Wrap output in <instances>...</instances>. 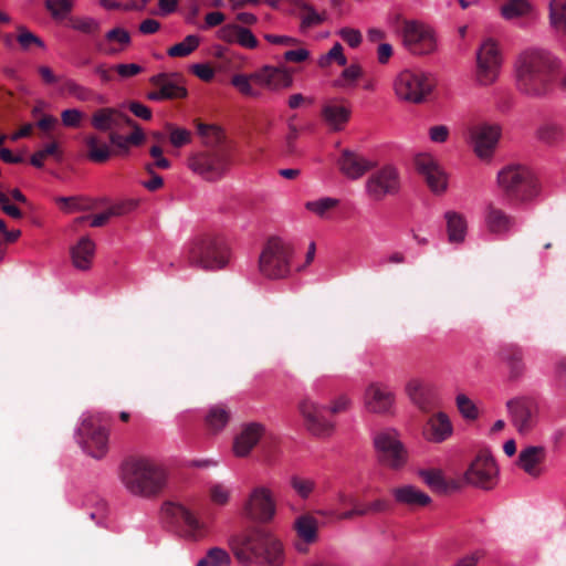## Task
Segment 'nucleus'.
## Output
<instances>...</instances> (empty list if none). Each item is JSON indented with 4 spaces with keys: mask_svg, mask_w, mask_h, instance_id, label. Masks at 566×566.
Here are the masks:
<instances>
[{
    "mask_svg": "<svg viewBox=\"0 0 566 566\" xmlns=\"http://www.w3.org/2000/svg\"><path fill=\"white\" fill-rule=\"evenodd\" d=\"M518 90L530 96H544L552 92L548 75L558 66V57L542 48L522 51L515 61Z\"/></svg>",
    "mask_w": 566,
    "mask_h": 566,
    "instance_id": "f257e3e1",
    "label": "nucleus"
},
{
    "mask_svg": "<svg viewBox=\"0 0 566 566\" xmlns=\"http://www.w3.org/2000/svg\"><path fill=\"white\" fill-rule=\"evenodd\" d=\"M119 478L125 489L135 496H158L168 482L167 468L149 457H132L119 468Z\"/></svg>",
    "mask_w": 566,
    "mask_h": 566,
    "instance_id": "f03ea898",
    "label": "nucleus"
},
{
    "mask_svg": "<svg viewBox=\"0 0 566 566\" xmlns=\"http://www.w3.org/2000/svg\"><path fill=\"white\" fill-rule=\"evenodd\" d=\"M230 546L243 566H280L283 560V545L280 539L259 526L232 538Z\"/></svg>",
    "mask_w": 566,
    "mask_h": 566,
    "instance_id": "7ed1b4c3",
    "label": "nucleus"
},
{
    "mask_svg": "<svg viewBox=\"0 0 566 566\" xmlns=\"http://www.w3.org/2000/svg\"><path fill=\"white\" fill-rule=\"evenodd\" d=\"M499 191L510 205L533 201L541 191L536 175L524 165H506L496 176Z\"/></svg>",
    "mask_w": 566,
    "mask_h": 566,
    "instance_id": "20e7f679",
    "label": "nucleus"
},
{
    "mask_svg": "<svg viewBox=\"0 0 566 566\" xmlns=\"http://www.w3.org/2000/svg\"><path fill=\"white\" fill-rule=\"evenodd\" d=\"M187 166L201 179L216 182L229 172L232 166V153L228 146L199 151L188 157Z\"/></svg>",
    "mask_w": 566,
    "mask_h": 566,
    "instance_id": "39448f33",
    "label": "nucleus"
},
{
    "mask_svg": "<svg viewBox=\"0 0 566 566\" xmlns=\"http://www.w3.org/2000/svg\"><path fill=\"white\" fill-rule=\"evenodd\" d=\"M188 259L205 270H220L228 264L230 251L221 237L206 234L191 242Z\"/></svg>",
    "mask_w": 566,
    "mask_h": 566,
    "instance_id": "423d86ee",
    "label": "nucleus"
},
{
    "mask_svg": "<svg viewBox=\"0 0 566 566\" xmlns=\"http://www.w3.org/2000/svg\"><path fill=\"white\" fill-rule=\"evenodd\" d=\"M293 247L279 238L270 239L259 258V270L268 279H283L290 274Z\"/></svg>",
    "mask_w": 566,
    "mask_h": 566,
    "instance_id": "0eeeda50",
    "label": "nucleus"
},
{
    "mask_svg": "<svg viewBox=\"0 0 566 566\" xmlns=\"http://www.w3.org/2000/svg\"><path fill=\"white\" fill-rule=\"evenodd\" d=\"M394 91L400 101L419 104L431 93L432 82L421 71L403 70L394 80Z\"/></svg>",
    "mask_w": 566,
    "mask_h": 566,
    "instance_id": "6e6552de",
    "label": "nucleus"
},
{
    "mask_svg": "<svg viewBox=\"0 0 566 566\" xmlns=\"http://www.w3.org/2000/svg\"><path fill=\"white\" fill-rule=\"evenodd\" d=\"M244 517L258 523H270L276 515L273 491L263 484L251 488L242 505Z\"/></svg>",
    "mask_w": 566,
    "mask_h": 566,
    "instance_id": "1a4fd4ad",
    "label": "nucleus"
},
{
    "mask_svg": "<svg viewBox=\"0 0 566 566\" xmlns=\"http://www.w3.org/2000/svg\"><path fill=\"white\" fill-rule=\"evenodd\" d=\"M378 461L390 469L402 468L408 460V453L395 429L378 431L373 438Z\"/></svg>",
    "mask_w": 566,
    "mask_h": 566,
    "instance_id": "9d476101",
    "label": "nucleus"
},
{
    "mask_svg": "<svg viewBox=\"0 0 566 566\" xmlns=\"http://www.w3.org/2000/svg\"><path fill=\"white\" fill-rule=\"evenodd\" d=\"M502 64L499 44L493 39H486L476 51V81L480 85L489 86L496 82Z\"/></svg>",
    "mask_w": 566,
    "mask_h": 566,
    "instance_id": "9b49d317",
    "label": "nucleus"
},
{
    "mask_svg": "<svg viewBox=\"0 0 566 566\" xmlns=\"http://www.w3.org/2000/svg\"><path fill=\"white\" fill-rule=\"evenodd\" d=\"M300 412L304 420V426L308 432L318 438H326L333 434L335 430L334 421L327 417V407L317 403L313 399L305 397L298 405Z\"/></svg>",
    "mask_w": 566,
    "mask_h": 566,
    "instance_id": "f8f14e48",
    "label": "nucleus"
},
{
    "mask_svg": "<svg viewBox=\"0 0 566 566\" xmlns=\"http://www.w3.org/2000/svg\"><path fill=\"white\" fill-rule=\"evenodd\" d=\"M402 41L408 51L417 55L430 54L437 49V39L432 29L418 21L403 23Z\"/></svg>",
    "mask_w": 566,
    "mask_h": 566,
    "instance_id": "ddd939ff",
    "label": "nucleus"
},
{
    "mask_svg": "<svg viewBox=\"0 0 566 566\" xmlns=\"http://www.w3.org/2000/svg\"><path fill=\"white\" fill-rule=\"evenodd\" d=\"M366 193L374 201H381L387 196H395L400 190L398 170L387 165L373 172L366 181Z\"/></svg>",
    "mask_w": 566,
    "mask_h": 566,
    "instance_id": "4468645a",
    "label": "nucleus"
},
{
    "mask_svg": "<svg viewBox=\"0 0 566 566\" xmlns=\"http://www.w3.org/2000/svg\"><path fill=\"white\" fill-rule=\"evenodd\" d=\"M499 469L493 457L479 454L464 473L465 481L483 490H492L497 483Z\"/></svg>",
    "mask_w": 566,
    "mask_h": 566,
    "instance_id": "2eb2a0df",
    "label": "nucleus"
},
{
    "mask_svg": "<svg viewBox=\"0 0 566 566\" xmlns=\"http://www.w3.org/2000/svg\"><path fill=\"white\" fill-rule=\"evenodd\" d=\"M77 434L87 452L101 459L107 451L108 433L94 417L83 419L77 428Z\"/></svg>",
    "mask_w": 566,
    "mask_h": 566,
    "instance_id": "dca6fc26",
    "label": "nucleus"
},
{
    "mask_svg": "<svg viewBox=\"0 0 566 566\" xmlns=\"http://www.w3.org/2000/svg\"><path fill=\"white\" fill-rule=\"evenodd\" d=\"M511 419L518 432H528L535 424L538 412L536 401L531 397H518L507 401Z\"/></svg>",
    "mask_w": 566,
    "mask_h": 566,
    "instance_id": "f3484780",
    "label": "nucleus"
},
{
    "mask_svg": "<svg viewBox=\"0 0 566 566\" xmlns=\"http://www.w3.org/2000/svg\"><path fill=\"white\" fill-rule=\"evenodd\" d=\"M253 83L272 92L290 88L293 75L285 67L264 65L252 73Z\"/></svg>",
    "mask_w": 566,
    "mask_h": 566,
    "instance_id": "a211bd4d",
    "label": "nucleus"
},
{
    "mask_svg": "<svg viewBox=\"0 0 566 566\" xmlns=\"http://www.w3.org/2000/svg\"><path fill=\"white\" fill-rule=\"evenodd\" d=\"M415 165L420 175L423 176L428 187L436 193H442L448 186V178L438 161L428 154L418 155Z\"/></svg>",
    "mask_w": 566,
    "mask_h": 566,
    "instance_id": "6ab92c4d",
    "label": "nucleus"
},
{
    "mask_svg": "<svg viewBox=\"0 0 566 566\" xmlns=\"http://www.w3.org/2000/svg\"><path fill=\"white\" fill-rule=\"evenodd\" d=\"M501 136L497 125H476L471 129V139L474 151L480 158H490Z\"/></svg>",
    "mask_w": 566,
    "mask_h": 566,
    "instance_id": "aec40b11",
    "label": "nucleus"
},
{
    "mask_svg": "<svg viewBox=\"0 0 566 566\" xmlns=\"http://www.w3.org/2000/svg\"><path fill=\"white\" fill-rule=\"evenodd\" d=\"M395 402L394 392L384 384H370L364 395V403L368 411L373 413L389 412Z\"/></svg>",
    "mask_w": 566,
    "mask_h": 566,
    "instance_id": "412c9836",
    "label": "nucleus"
},
{
    "mask_svg": "<svg viewBox=\"0 0 566 566\" xmlns=\"http://www.w3.org/2000/svg\"><path fill=\"white\" fill-rule=\"evenodd\" d=\"M166 512L181 527L187 538L198 541L203 536V525L186 506L172 503L167 506Z\"/></svg>",
    "mask_w": 566,
    "mask_h": 566,
    "instance_id": "4be33fe9",
    "label": "nucleus"
},
{
    "mask_svg": "<svg viewBox=\"0 0 566 566\" xmlns=\"http://www.w3.org/2000/svg\"><path fill=\"white\" fill-rule=\"evenodd\" d=\"M130 123L132 118L115 107H101L91 116V125L98 132H116Z\"/></svg>",
    "mask_w": 566,
    "mask_h": 566,
    "instance_id": "5701e85b",
    "label": "nucleus"
},
{
    "mask_svg": "<svg viewBox=\"0 0 566 566\" xmlns=\"http://www.w3.org/2000/svg\"><path fill=\"white\" fill-rule=\"evenodd\" d=\"M376 166L374 161L363 155L344 149L338 159L340 172L349 179H358Z\"/></svg>",
    "mask_w": 566,
    "mask_h": 566,
    "instance_id": "b1692460",
    "label": "nucleus"
},
{
    "mask_svg": "<svg viewBox=\"0 0 566 566\" xmlns=\"http://www.w3.org/2000/svg\"><path fill=\"white\" fill-rule=\"evenodd\" d=\"M264 432L265 428L262 423L250 422L244 424L241 432L233 441L234 454L239 458L249 455L252 449L259 443Z\"/></svg>",
    "mask_w": 566,
    "mask_h": 566,
    "instance_id": "393cba45",
    "label": "nucleus"
},
{
    "mask_svg": "<svg viewBox=\"0 0 566 566\" xmlns=\"http://www.w3.org/2000/svg\"><path fill=\"white\" fill-rule=\"evenodd\" d=\"M453 427L444 412L431 416L423 426L424 440L432 443H441L452 436Z\"/></svg>",
    "mask_w": 566,
    "mask_h": 566,
    "instance_id": "a878e982",
    "label": "nucleus"
},
{
    "mask_svg": "<svg viewBox=\"0 0 566 566\" xmlns=\"http://www.w3.org/2000/svg\"><path fill=\"white\" fill-rule=\"evenodd\" d=\"M484 223L490 233L505 235L515 227V218L493 203H489L484 212Z\"/></svg>",
    "mask_w": 566,
    "mask_h": 566,
    "instance_id": "bb28decb",
    "label": "nucleus"
},
{
    "mask_svg": "<svg viewBox=\"0 0 566 566\" xmlns=\"http://www.w3.org/2000/svg\"><path fill=\"white\" fill-rule=\"evenodd\" d=\"M294 11L301 20L298 31L302 34L324 23L327 19L326 12H317L315 8L304 0H291Z\"/></svg>",
    "mask_w": 566,
    "mask_h": 566,
    "instance_id": "cd10ccee",
    "label": "nucleus"
},
{
    "mask_svg": "<svg viewBox=\"0 0 566 566\" xmlns=\"http://www.w3.org/2000/svg\"><path fill=\"white\" fill-rule=\"evenodd\" d=\"M545 458L546 451L544 447L530 446L520 452L517 465L528 475L538 478L543 473L542 464Z\"/></svg>",
    "mask_w": 566,
    "mask_h": 566,
    "instance_id": "c85d7f7f",
    "label": "nucleus"
},
{
    "mask_svg": "<svg viewBox=\"0 0 566 566\" xmlns=\"http://www.w3.org/2000/svg\"><path fill=\"white\" fill-rule=\"evenodd\" d=\"M105 42L96 43V50L105 55H115L125 51L132 43L130 34L124 28L116 27L105 34Z\"/></svg>",
    "mask_w": 566,
    "mask_h": 566,
    "instance_id": "c756f323",
    "label": "nucleus"
},
{
    "mask_svg": "<svg viewBox=\"0 0 566 566\" xmlns=\"http://www.w3.org/2000/svg\"><path fill=\"white\" fill-rule=\"evenodd\" d=\"M406 392L411 401L423 411L434 408V391L419 379H411L406 385Z\"/></svg>",
    "mask_w": 566,
    "mask_h": 566,
    "instance_id": "7c9ffc66",
    "label": "nucleus"
},
{
    "mask_svg": "<svg viewBox=\"0 0 566 566\" xmlns=\"http://www.w3.org/2000/svg\"><path fill=\"white\" fill-rule=\"evenodd\" d=\"M95 255V243L90 237H82L71 249L73 265L81 271H87L92 266Z\"/></svg>",
    "mask_w": 566,
    "mask_h": 566,
    "instance_id": "2f4dec72",
    "label": "nucleus"
},
{
    "mask_svg": "<svg viewBox=\"0 0 566 566\" xmlns=\"http://www.w3.org/2000/svg\"><path fill=\"white\" fill-rule=\"evenodd\" d=\"M535 137L548 147H559L566 143V128L559 123H544L537 127Z\"/></svg>",
    "mask_w": 566,
    "mask_h": 566,
    "instance_id": "473e14b6",
    "label": "nucleus"
},
{
    "mask_svg": "<svg viewBox=\"0 0 566 566\" xmlns=\"http://www.w3.org/2000/svg\"><path fill=\"white\" fill-rule=\"evenodd\" d=\"M499 357L509 367L511 379H516L524 374L523 350L517 345L510 344L501 347Z\"/></svg>",
    "mask_w": 566,
    "mask_h": 566,
    "instance_id": "72a5a7b5",
    "label": "nucleus"
},
{
    "mask_svg": "<svg viewBox=\"0 0 566 566\" xmlns=\"http://www.w3.org/2000/svg\"><path fill=\"white\" fill-rule=\"evenodd\" d=\"M350 108L344 105L326 104L322 108V117L334 132L344 129L350 118Z\"/></svg>",
    "mask_w": 566,
    "mask_h": 566,
    "instance_id": "f704fd0d",
    "label": "nucleus"
},
{
    "mask_svg": "<svg viewBox=\"0 0 566 566\" xmlns=\"http://www.w3.org/2000/svg\"><path fill=\"white\" fill-rule=\"evenodd\" d=\"M396 502L408 505L410 507L427 506L431 499L428 494L420 491L413 485H403L392 490Z\"/></svg>",
    "mask_w": 566,
    "mask_h": 566,
    "instance_id": "c9c22d12",
    "label": "nucleus"
},
{
    "mask_svg": "<svg viewBox=\"0 0 566 566\" xmlns=\"http://www.w3.org/2000/svg\"><path fill=\"white\" fill-rule=\"evenodd\" d=\"M447 221V233L450 243H462L468 232V222L463 214L455 211L444 213Z\"/></svg>",
    "mask_w": 566,
    "mask_h": 566,
    "instance_id": "e433bc0d",
    "label": "nucleus"
},
{
    "mask_svg": "<svg viewBox=\"0 0 566 566\" xmlns=\"http://www.w3.org/2000/svg\"><path fill=\"white\" fill-rule=\"evenodd\" d=\"M150 82L157 87H160L165 99H177L187 96V88L172 82L166 73L151 76Z\"/></svg>",
    "mask_w": 566,
    "mask_h": 566,
    "instance_id": "4c0bfd02",
    "label": "nucleus"
},
{
    "mask_svg": "<svg viewBox=\"0 0 566 566\" xmlns=\"http://www.w3.org/2000/svg\"><path fill=\"white\" fill-rule=\"evenodd\" d=\"M230 418L231 412L227 407L216 405L208 410L205 417V422L210 431L217 433L226 428L230 421Z\"/></svg>",
    "mask_w": 566,
    "mask_h": 566,
    "instance_id": "58836bf2",
    "label": "nucleus"
},
{
    "mask_svg": "<svg viewBox=\"0 0 566 566\" xmlns=\"http://www.w3.org/2000/svg\"><path fill=\"white\" fill-rule=\"evenodd\" d=\"M294 528L297 536L307 544L317 539V521L308 514L298 516L294 522Z\"/></svg>",
    "mask_w": 566,
    "mask_h": 566,
    "instance_id": "ea45409f",
    "label": "nucleus"
},
{
    "mask_svg": "<svg viewBox=\"0 0 566 566\" xmlns=\"http://www.w3.org/2000/svg\"><path fill=\"white\" fill-rule=\"evenodd\" d=\"M339 206V200L332 197H324L305 203L306 210L322 219H329L331 213Z\"/></svg>",
    "mask_w": 566,
    "mask_h": 566,
    "instance_id": "a19ab883",
    "label": "nucleus"
},
{
    "mask_svg": "<svg viewBox=\"0 0 566 566\" xmlns=\"http://www.w3.org/2000/svg\"><path fill=\"white\" fill-rule=\"evenodd\" d=\"M549 23L556 31L566 34V0H551Z\"/></svg>",
    "mask_w": 566,
    "mask_h": 566,
    "instance_id": "79ce46f5",
    "label": "nucleus"
},
{
    "mask_svg": "<svg viewBox=\"0 0 566 566\" xmlns=\"http://www.w3.org/2000/svg\"><path fill=\"white\" fill-rule=\"evenodd\" d=\"M200 38L196 34L187 35L181 42L170 46L167 54L171 57H185L198 49Z\"/></svg>",
    "mask_w": 566,
    "mask_h": 566,
    "instance_id": "37998d69",
    "label": "nucleus"
},
{
    "mask_svg": "<svg viewBox=\"0 0 566 566\" xmlns=\"http://www.w3.org/2000/svg\"><path fill=\"white\" fill-rule=\"evenodd\" d=\"M532 6L527 0H509L501 7V14L506 20L527 15Z\"/></svg>",
    "mask_w": 566,
    "mask_h": 566,
    "instance_id": "c03bdc74",
    "label": "nucleus"
},
{
    "mask_svg": "<svg viewBox=\"0 0 566 566\" xmlns=\"http://www.w3.org/2000/svg\"><path fill=\"white\" fill-rule=\"evenodd\" d=\"M69 27L86 35H95L101 30L99 22L92 17H71Z\"/></svg>",
    "mask_w": 566,
    "mask_h": 566,
    "instance_id": "a18cd8bd",
    "label": "nucleus"
},
{
    "mask_svg": "<svg viewBox=\"0 0 566 566\" xmlns=\"http://www.w3.org/2000/svg\"><path fill=\"white\" fill-rule=\"evenodd\" d=\"M85 143L88 147V158L94 163H105L109 158V148L106 144L99 143L95 135L86 137Z\"/></svg>",
    "mask_w": 566,
    "mask_h": 566,
    "instance_id": "49530a36",
    "label": "nucleus"
},
{
    "mask_svg": "<svg viewBox=\"0 0 566 566\" xmlns=\"http://www.w3.org/2000/svg\"><path fill=\"white\" fill-rule=\"evenodd\" d=\"M230 555L220 547H212L205 558H201L196 566H230Z\"/></svg>",
    "mask_w": 566,
    "mask_h": 566,
    "instance_id": "de8ad7c7",
    "label": "nucleus"
},
{
    "mask_svg": "<svg viewBox=\"0 0 566 566\" xmlns=\"http://www.w3.org/2000/svg\"><path fill=\"white\" fill-rule=\"evenodd\" d=\"M17 31V41L23 51H29L33 46H36L41 50L45 49L43 40L25 27L20 25L18 27Z\"/></svg>",
    "mask_w": 566,
    "mask_h": 566,
    "instance_id": "09e8293b",
    "label": "nucleus"
},
{
    "mask_svg": "<svg viewBox=\"0 0 566 566\" xmlns=\"http://www.w3.org/2000/svg\"><path fill=\"white\" fill-rule=\"evenodd\" d=\"M198 133L203 138L206 145L213 148L223 146L224 134L221 128L213 125L199 124Z\"/></svg>",
    "mask_w": 566,
    "mask_h": 566,
    "instance_id": "8fccbe9b",
    "label": "nucleus"
},
{
    "mask_svg": "<svg viewBox=\"0 0 566 566\" xmlns=\"http://www.w3.org/2000/svg\"><path fill=\"white\" fill-rule=\"evenodd\" d=\"M333 61H335L339 66H345L347 64V59L343 52V46L338 42H336L327 53L322 54L318 57L317 64L319 67L326 69Z\"/></svg>",
    "mask_w": 566,
    "mask_h": 566,
    "instance_id": "3c124183",
    "label": "nucleus"
},
{
    "mask_svg": "<svg viewBox=\"0 0 566 566\" xmlns=\"http://www.w3.org/2000/svg\"><path fill=\"white\" fill-rule=\"evenodd\" d=\"M253 78L252 73L247 74H234L231 77V84L244 96L260 97L261 92L252 87Z\"/></svg>",
    "mask_w": 566,
    "mask_h": 566,
    "instance_id": "603ef678",
    "label": "nucleus"
},
{
    "mask_svg": "<svg viewBox=\"0 0 566 566\" xmlns=\"http://www.w3.org/2000/svg\"><path fill=\"white\" fill-rule=\"evenodd\" d=\"M56 203L60 205L61 209L67 213L76 211H83L91 208L87 199L83 197H59L55 199Z\"/></svg>",
    "mask_w": 566,
    "mask_h": 566,
    "instance_id": "864d4df0",
    "label": "nucleus"
},
{
    "mask_svg": "<svg viewBox=\"0 0 566 566\" xmlns=\"http://www.w3.org/2000/svg\"><path fill=\"white\" fill-rule=\"evenodd\" d=\"M45 6L53 19L61 20L72 11L74 0H45Z\"/></svg>",
    "mask_w": 566,
    "mask_h": 566,
    "instance_id": "5fc2aeb1",
    "label": "nucleus"
},
{
    "mask_svg": "<svg viewBox=\"0 0 566 566\" xmlns=\"http://www.w3.org/2000/svg\"><path fill=\"white\" fill-rule=\"evenodd\" d=\"M361 74L363 70L359 64H350L340 73L339 77L335 80L334 85L337 87H352Z\"/></svg>",
    "mask_w": 566,
    "mask_h": 566,
    "instance_id": "6e6d98bb",
    "label": "nucleus"
},
{
    "mask_svg": "<svg viewBox=\"0 0 566 566\" xmlns=\"http://www.w3.org/2000/svg\"><path fill=\"white\" fill-rule=\"evenodd\" d=\"M64 88L70 95H72L80 102L91 101L95 96L93 90L84 85H81L71 78L65 81Z\"/></svg>",
    "mask_w": 566,
    "mask_h": 566,
    "instance_id": "4d7b16f0",
    "label": "nucleus"
},
{
    "mask_svg": "<svg viewBox=\"0 0 566 566\" xmlns=\"http://www.w3.org/2000/svg\"><path fill=\"white\" fill-rule=\"evenodd\" d=\"M290 485L302 499H307L314 491L316 483L314 480L308 478H302L300 475H293L290 479Z\"/></svg>",
    "mask_w": 566,
    "mask_h": 566,
    "instance_id": "13d9d810",
    "label": "nucleus"
},
{
    "mask_svg": "<svg viewBox=\"0 0 566 566\" xmlns=\"http://www.w3.org/2000/svg\"><path fill=\"white\" fill-rule=\"evenodd\" d=\"M421 478L426 484L437 492H446L448 489L447 482L440 470H427L420 472Z\"/></svg>",
    "mask_w": 566,
    "mask_h": 566,
    "instance_id": "bf43d9fd",
    "label": "nucleus"
},
{
    "mask_svg": "<svg viewBox=\"0 0 566 566\" xmlns=\"http://www.w3.org/2000/svg\"><path fill=\"white\" fill-rule=\"evenodd\" d=\"M209 496L213 504L224 506L231 497V490L222 483H212L209 486Z\"/></svg>",
    "mask_w": 566,
    "mask_h": 566,
    "instance_id": "052dcab7",
    "label": "nucleus"
},
{
    "mask_svg": "<svg viewBox=\"0 0 566 566\" xmlns=\"http://www.w3.org/2000/svg\"><path fill=\"white\" fill-rule=\"evenodd\" d=\"M138 205V199L129 198L112 205L108 209L113 217H122L134 211Z\"/></svg>",
    "mask_w": 566,
    "mask_h": 566,
    "instance_id": "680f3d73",
    "label": "nucleus"
},
{
    "mask_svg": "<svg viewBox=\"0 0 566 566\" xmlns=\"http://www.w3.org/2000/svg\"><path fill=\"white\" fill-rule=\"evenodd\" d=\"M457 406L464 418L470 420L478 418V409L475 405L465 395L460 394L457 396Z\"/></svg>",
    "mask_w": 566,
    "mask_h": 566,
    "instance_id": "e2e57ef3",
    "label": "nucleus"
},
{
    "mask_svg": "<svg viewBox=\"0 0 566 566\" xmlns=\"http://www.w3.org/2000/svg\"><path fill=\"white\" fill-rule=\"evenodd\" d=\"M549 85L552 91L557 87L562 92H566V70L563 67L560 60L558 59V66L552 70L548 75Z\"/></svg>",
    "mask_w": 566,
    "mask_h": 566,
    "instance_id": "0e129e2a",
    "label": "nucleus"
},
{
    "mask_svg": "<svg viewBox=\"0 0 566 566\" xmlns=\"http://www.w3.org/2000/svg\"><path fill=\"white\" fill-rule=\"evenodd\" d=\"M168 129L170 132V143L172 146L179 148L190 143L191 140V134L186 128H176L171 125L168 126Z\"/></svg>",
    "mask_w": 566,
    "mask_h": 566,
    "instance_id": "69168bd1",
    "label": "nucleus"
},
{
    "mask_svg": "<svg viewBox=\"0 0 566 566\" xmlns=\"http://www.w3.org/2000/svg\"><path fill=\"white\" fill-rule=\"evenodd\" d=\"M84 113L77 108H69L61 113L62 124L65 127L76 128L80 127Z\"/></svg>",
    "mask_w": 566,
    "mask_h": 566,
    "instance_id": "338daca9",
    "label": "nucleus"
},
{
    "mask_svg": "<svg viewBox=\"0 0 566 566\" xmlns=\"http://www.w3.org/2000/svg\"><path fill=\"white\" fill-rule=\"evenodd\" d=\"M239 28L240 25L233 23L224 24L217 31L216 35L219 40L226 43H237Z\"/></svg>",
    "mask_w": 566,
    "mask_h": 566,
    "instance_id": "774afa93",
    "label": "nucleus"
}]
</instances>
